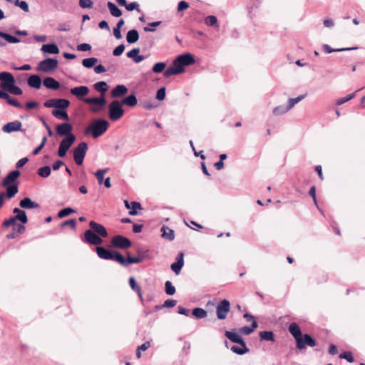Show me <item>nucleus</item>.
I'll return each mask as SVG.
<instances>
[{"instance_id": "nucleus-42", "label": "nucleus", "mask_w": 365, "mask_h": 365, "mask_svg": "<svg viewBox=\"0 0 365 365\" xmlns=\"http://www.w3.org/2000/svg\"><path fill=\"white\" fill-rule=\"evenodd\" d=\"M192 313L197 319H203L207 315V312L204 309L199 307L193 309Z\"/></svg>"}, {"instance_id": "nucleus-39", "label": "nucleus", "mask_w": 365, "mask_h": 365, "mask_svg": "<svg viewBox=\"0 0 365 365\" xmlns=\"http://www.w3.org/2000/svg\"><path fill=\"white\" fill-rule=\"evenodd\" d=\"M98 61V58L95 57L84 58L82 61V65L86 68H91L97 63Z\"/></svg>"}, {"instance_id": "nucleus-14", "label": "nucleus", "mask_w": 365, "mask_h": 365, "mask_svg": "<svg viewBox=\"0 0 365 365\" xmlns=\"http://www.w3.org/2000/svg\"><path fill=\"white\" fill-rule=\"evenodd\" d=\"M289 331L293 336L296 342H298L299 346H301V337L303 334H302L300 327L296 323H292L289 326Z\"/></svg>"}, {"instance_id": "nucleus-64", "label": "nucleus", "mask_w": 365, "mask_h": 365, "mask_svg": "<svg viewBox=\"0 0 365 365\" xmlns=\"http://www.w3.org/2000/svg\"><path fill=\"white\" fill-rule=\"evenodd\" d=\"M125 50V46L123 44H120L113 51V54L115 56H120Z\"/></svg>"}, {"instance_id": "nucleus-41", "label": "nucleus", "mask_w": 365, "mask_h": 365, "mask_svg": "<svg viewBox=\"0 0 365 365\" xmlns=\"http://www.w3.org/2000/svg\"><path fill=\"white\" fill-rule=\"evenodd\" d=\"M52 115L58 119H68V115L64 109H54L52 110Z\"/></svg>"}, {"instance_id": "nucleus-58", "label": "nucleus", "mask_w": 365, "mask_h": 365, "mask_svg": "<svg viewBox=\"0 0 365 365\" xmlns=\"http://www.w3.org/2000/svg\"><path fill=\"white\" fill-rule=\"evenodd\" d=\"M15 218L17 220L20 221L22 224H26L28 222V217L26 216V212L23 211L19 215H16Z\"/></svg>"}, {"instance_id": "nucleus-33", "label": "nucleus", "mask_w": 365, "mask_h": 365, "mask_svg": "<svg viewBox=\"0 0 365 365\" xmlns=\"http://www.w3.org/2000/svg\"><path fill=\"white\" fill-rule=\"evenodd\" d=\"M120 102L122 105L124 104L130 107H134L137 105L138 100L134 94H131L125 97Z\"/></svg>"}, {"instance_id": "nucleus-23", "label": "nucleus", "mask_w": 365, "mask_h": 365, "mask_svg": "<svg viewBox=\"0 0 365 365\" xmlns=\"http://www.w3.org/2000/svg\"><path fill=\"white\" fill-rule=\"evenodd\" d=\"M19 205L21 207L24 209H35L39 207V205L38 203L27 197L20 201Z\"/></svg>"}, {"instance_id": "nucleus-35", "label": "nucleus", "mask_w": 365, "mask_h": 365, "mask_svg": "<svg viewBox=\"0 0 365 365\" xmlns=\"http://www.w3.org/2000/svg\"><path fill=\"white\" fill-rule=\"evenodd\" d=\"M161 232H162V235H161L162 237L169 240H174L175 235H174V231L173 230L170 229L169 227H168L166 226H163L161 227Z\"/></svg>"}, {"instance_id": "nucleus-40", "label": "nucleus", "mask_w": 365, "mask_h": 365, "mask_svg": "<svg viewBox=\"0 0 365 365\" xmlns=\"http://www.w3.org/2000/svg\"><path fill=\"white\" fill-rule=\"evenodd\" d=\"M129 284L131 287V289L135 292H137L138 293V295L139 296L140 299L141 300H143V296H142V292H141V288L140 286H138L137 284H136V282H135V279L134 277H130L129 279Z\"/></svg>"}, {"instance_id": "nucleus-17", "label": "nucleus", "mask_w": 365, "mask_h": 365, "mask_svg": "<svg viewBox=\"0 0 365 365\" xmlns=\"http://www.w3.org/2000/svg\"><path fill=\"white\" fill-rule=\"evenodd\" d=\"M148 252V250L143 251V250H138V257L128 256V259H127V266L129 264H137V263L141 262L143 261V258H145L147 256Z\"/></svg>"}, {"instance_id": "nucleus-46", "label": "nucleus", "mask_w": 365, "mask_h": 365, "mask_svg": "<svg viewBox=\"0 0 365 365\" xmlns=\"http://www.w3.org/2000/svg\"><path fill=\"white\" fill-rule=\"evenodd\" d=\"M205 23L206 25L209 26H215L216 28H219V26L217 24V19L215 16L210 15L207 16L205 19Z\"/></svg>"}, {"instance_id": "nucleus-5", "label": "nucleus", "mask_w": 365, "mask_h": 365, "mask_svg": "<svg viewBox=\"0 0 365 365\" xmlns=\"http://www.w3.org/2000/svg\"><path fill=\"white\" fill-rule=\"evenodd\" d=\"M230 310V303L227 299L222 300L216 307V314L219 319H225Z\"/></svg>"}, {"instance_id": "nucleus-25", "label": "nucleus", "mask_w": 365, "mask_h": 365, "mask_svg": "<svg viewBox=\"0 0 365 365\" xmlns=\"http://www.w3.org/2000/svg\"><path fill=\"white\" fill-rule=\"evenodd\" d=\"M225 336L232 342L240 344L242 346H245V341L241 338V336L236 332L226 331Z\"/></svg>"}, {"instance_id": "nucleus-20", "label": "nucleus", "mask_w": 365, "mask_h": 365, "mask_svg": "<svg viewBox=\"0 0 365 365\" xmlns=\"http://www.w3.org/2000/svg\"><path fill=\"white\" fill-rule=\"evenodd\" d=\"M177 58L183 66H190L195 63L194 57L190 53L180 55Z\"/></svg>"}, {"instance_id": "nucleus-55", "label": "nucleus", "mask_w": 365, "mask_h": 365, "mask_svg": "<svg viewBox=\"0 0 365 365\" xmlns=\"http://www.w3.org/2000/svg\"><path fill=\"white\" fill-rule=\"evenodd\" d=\"M165 293L168 295H173L175 293V288L172 284L171 282L166 281L165 284Z\"/></svg>"}, {"instance_id": "nucleus-30", "label": "nucleus", "mask_w": 365, "mask_h": 365, "mask_svg": "<svg viewBox=\"0 0 365 365\" xmlns=\"http://www.w3.org/2000/svg\"><path fill=\"white\" fill-rule=\"evenodd\" d=\"M124 203H125V206L128 209H130V210L129 211L130 215H135L138 213L137 210L141 209V205L139 202H132L130 204L128 200H125Z\"/></svg>"}, {"instance_id": "nucleus-9", "label": "nucleus", "mask_w": 365, "mask_h": 365, "mask_svg": "<svg viewBox=\"0 0 365 365\" xmlns=\"http://www.w3.org/2000/svg\"><path fill=\"white\" fill-rule=\"evenodd\" d=\"M184 71H185L184 66L182 64H180V63L176 58L174 60L173 65L171 66L168 67L165 71L164 76L169 77L170 76L178 75V74H180V73L184 72Z\"/></svg>"}, {"instance_id": "nucleus-32", "label": "nucleus", "mask_w": 365, "mask_h": 365, "mask_svg": "<svg viewBox=\"0 0 365 365\" xmlns=\"http://www.w3.org/2000/svg\"><path fill=\"white\" fill-rule=\"evenodd\" d=\"M94 88L98 92L101 93V96H105L106 93L108 90V86L105 81H99L93 85Z\"/></svg>"}, {"instance_id": "nucleus-50", "label": "nucleus", "mask_w": 365, "mask_h": 365, "mask_svg": "<svg viewBox=\"0 0 365 365\" xmlns=\"http://www.w3.org/2000/svg\"><path fill=\"white\" fill-rule=\"evenodd\" d=\"M51 169L49 166H43L38 170V175L42 178H48L51 174Z\"/></svg>"}, {"instance_id": "nucleus-52", "label": "nucleus", "mask_w": 365, "mask_h": 365, "mask_svg": "<svg viewBox=\"0 0 365 365\" xmlns=\"http://www.w3.org/2000/svg\"><path fill=\"white\" fill-rule=\"evenodd\" d=\"M231 351L235 354L242 355L247 353L249 349L246 347V344H245V346H241V347L237 346H232L231 347Z\"/></svg>"}, {"instance_id": "nucleus-6", "label": "nucleus", "mask_w": 365, "mask_h": 365, "mask_svg": "<svg viewBox=\"0 0 365 365\" xmlns=\"http://www.w3.org/2000/svg\"><path fill=\"white\" fill-rule=\"evenodd\" d=\"M103 237L97 235L91 230H87L84 232V241L92 245H100L103 244Z\"/></svg>"}, {"instance_id": "nucleus-10", "label": "nucleus", "mask_w": 365, "mask_h": 365, "mask_svg": "<svg viewBox=\"0 0 365 365\" xmlns=\"http://www.w3.org/2000/svg\"><path fill=\"white\" fill-rule=\"evenodd\" d=\"M1 87L4 90H7L11 86L15 83L14 76L7 71L0 73Z\"/></svg>"}, {"instance_id": "nucleus-26", "label": "nucleus", "mask_w": 365, "mask_h": 365, "mask_svg": "<svg viewBox=\"0 0 365 365\" xmlns=\"http://www.w3.org/2000/svg\"><path fill=\"white\" fill-rule=\"evenodd\" d=\"M43 83L45 87L49 89L58 90L60 88V83L52 77L45 78Z\"/></svg>"}, {"instance_id": "nucleus-53", "label": "nucleus", "mask_w": 365, "mask_h": 365, "mask_svg": "<svg viewBox=\"0 0 365 365\" xmlns=\"http://www.w3.org/2000/svg\"><path fill=\"white\" fill-rule=\"evenodd\" d=\"M166 67V63L164 62H158L153 66V71L155 73H160L163 71Z\"/></svg>"}, {"instance_id": "nucleus-31", "label": "nucleus", "mask_w": 365, "mask_h": 365, "mask_svg": "<svg viewBox=\"0 0 365 365\" xmlns=\"http://www.w3.org/2000/svg\"><path fill=\"white\" fill-rule=\"evenodd\" d=\"M56 133L59 136L68 137V122L58 125L56 126Z\"/></svg>"}, {"instance_id": "nucleus-48", "label": "nucleus", "mask_w": 365, "mask_h": 365, "mask_svg": "<svg viewBox=\"0 0 365 365\" xmlns=\"http://www.w3.org/2000/svg\"><path fill=\"white\" fill-rule=\"evenodd\" d=\"M305 96L306 95H301L297 98H289L288 100V105L287 106L289 110L292 109L297 103L303 100L305 98Z\"/></svg>"}, {"instance_id": "nucleus-38", "label": "nucleus", "mask_w": 365, "mask_h": 365, "mask_svg": "<svg viewBox=\"0 0 365 365\" xmlns=\"http://www.w3.org/2000/svg\"><path fill=\"white\" fill-rule=\"evenodd\" d=\"M107 6L112 16L119 17L122 15L121 10L114 3L108 1Z\"/></svg>"}, {"instance_id": "nucleus-60", "label": "nucleus", "mask_w": 365, "mask_h": 365, "mask_svg": "<svg viewBox=\"0 0 365 365\" xmlns=\"http://www.w3.org/2000/svg\"><path fill=\"white\" fill-rule=\"evenodd\" d=\"M79 6L83 9H91L93 6V1L91 0H79Z\"/></svg>"}, {"instance_id": "nucleus-61", "label": "nucleus", "mask_w": 365, "mask_h": 365, "mask_svg": "<svg viewBox=\"0 0 365 365\" xmlns=\"http://www.w3.org/2000/svg\"><path fill=\"white\" fill-rule=\"evenodd\" d=\"M339 357L341 359H344L347 360L349 362H353L354 361V357L351 352L345 351L340 354Z\"/></svg>"}, {"instance_id": "nucleus-22", "label": "nucleus", "mask_w": 365, "mask_h": 365, "mask_svg": "<svg viewBox=\"0 0 365 365\" xmlns=\"http://www.w3.org/2000/svg\"><path fill=\"white\" fill-rule=\"evenodd\" d=\"M96 253L98 256L103 259L111 260L113 259V253L103 247H97L96 248Z\"/></svg>"}, {"instance_id": "nucleus-62", "label": "nucleus", "mask_w": 365, "mask_h": 365, "mask_svg": "<svg viewBox=\"0 0 365 365\" xmlns=\"http://www.w3.org/2000/svg\"><path fill=\"white\" fill-rule=\"evenodd\" d=\"M5 100H6L7 103L11 105V106H13L16 108H21V104L18 101H16L15 98H11L9 96V98H4Z\"/></svg>"}, {"instance_id": "nucleus-37", "label": "nucleus", "mask_w": 365, "mask_h": 365, "mask_svg": "<svg viewBox=\"0 0 365 365\" xmlns=\"http://www.w3.org/2000/svg\"><path fill=\"white\" fill-rule=\"evenodd\" d=\"M0 36L4 39V41L6 43L8 42L10 43H17L21 41L19 38L3 31H0Z\"/></svg>"}, {"instance_id": "nucleus-24", "label": "nucleus", "mask_w": 365, "mask_h": 365, "mask_svg": "<svg viewBox=\"0 0 365 365\" xmlns=\"http://www.w3.org/2000/svg\"><path fill=\"white\" fill-rule=\"evenodd\" d=\"M139 52H140V48H133L131 51H130L127 53V56L128 58H133V61L135 63H140V62L143 61L145 58V57L143 55H138Z\"/></svg>"}, {"instance_id": "nucleus-51", "label": "nucleus", "mask_w": 365, "mask_h": 365, "mask_svg": "<svg viewBox=\"0 0 365 365\" xmlns=\"http://www.w3.org/2000/svg\"><path fill=\"white\" fill-rule=\"evenodd\" d=\"M108 171V169H100L98 170L95 173V176L97 178L99 185H101L104 181V175Z\"/></svg>"}, {"instance_id": "nucleus-44", "label": "nucleus", "mask_w": 365, "mask_h": 365, "mask_svg": "<svg viewBox=\"0 0 365 365\" xmlns=\"http://www.w3.org/2000/svg\"><path fill=\"white\" fill-rule=\"evenodd\" d=\"M257 327V323L256 320H253V322H252L251 327H248L245 326V327L240 328V331L242 334L249 335L251 333H252Z\"/></svg>"}, {"instance_id": "nucleus-45", "label": "nucleus", "mask_w": 365, "mask_h": 365, "mask_svg": "<svg viewBox=\"0 0 365 365\" xmlns=\"http://www.w3.org/2000/svg\"><path fill=\"white\" fill-rule=\"evenodd\" d=\"M18 191L19 190L17 185H8L6 196L9 199H11L18 192Z\"/></svg>"}, {"instance_id": "nucleus-56", "label": "nucleus", "mask_w": 365, "mask_h": 365, "mask_svg": "<svg viewBox=\"0 0 365 365\" xmlns=\"http://www.w3.org/2000/svg\"><path fill=\"white\" fill-rule=\"evenodd\" d=\"M6 91L16 96L21 95L23 92L21 88L16 86L15 83L11 86Z\"/></svg>"}, {"instance_id": "nucleus-49", "label": "nucleus", "mask_w": 365, "mask_h": 365, "mask_svg": "<svg viewBox=\"0 0 365 365\" xmlns=\"http://www.w3.org/2000/svg\"><path fill=\"white\" fill-rule=\"evenodd\" d=\"M113 258L112 260H115L123 266H127V259H125L119 252H114L113 253Z\"/></svg>"}, {"instance_id": "nucleus-63", "label": "nucleus", "mask_w": 365, "mask_h": 365, "mask_svg": "<svg viewBox=\"0 0 365 365\" xmlns=\"http://www.w3.org/2000/svg\"><path fill=\"white\" fill-rule=\"evenodd\" d=\"M165 88H160L156 94V98L159 101H163L165 98Z\"/></svg>"}, {"instance_id": "nucleus-18", "label": "nucleus", "mask_w": 365, "mask_h": 365, "mask_svg": "<svg viewBox=\"0 0 365 365\" xmlns=\"http://www.w3.org/2000/svg\"><path fill=\"white\" fill-rule=\"evenodd\" d=\"M20 171L18 170L10 172L2 182V185L6 187L13 183L20 175Z\"/></svg>"}, {"instance_id": "nucleus-27", "label": "nucleus", "mask_w": 365, "mask_h": 365, "mask_svg": "<svg viewBox=\"0 0 365 365\" xmlns=\"http://www.w3.org/2000/svg\"><path fill=\"white\" fill-rule=\"evenodd\" d=\"M28 84L31 88H40L41 86V79L39 76L38 75H31L28 78Z\"/></svg>"}, {"instance_id": "nucleus-15", "label": "nucleus", "mask_w": 365, "mask_h": 365, "mask_svg": "<svg viewBox=\"0 0 365 365\" xmlns=\"http://www.w3.org/2000/svg\"><path fill=\"white\" fill-rule=\"evenodd\" d=\"M128 92V88L125 85L116 86L110 92L112 98H117L124 96Z\"/></svg>"}, {"instance_id": "nucleus-47", "label": "nucleus", "mask_w": 365, "mask_h": 365, "mask_svg": "<svg viewBox=\"0 0 365 365\" xmlns=\"http://www.w3.org/2000/svg\"><path fill=\"white\" fill-rule=\"evenodd\" d=\"M288 111H289V109L287 108V106L281 105V106L275 107L272 110V113L274 115L278 116V115H283Z\"/></svg>"}, {"instance_id": "nucleus-16", "label": "nucleus", "mask_w": 365, "mask_h": 365, "mask_svg": "<svg viewBox=\"0 0 365 365\" xmlns=\"http://www.w3.org/2000/svg\"><path fill=\"white\" fill-rule=\"evenodd\" d=\"M83 101L87 104L100 106V107H104L106 104V97L102 96L96 98H86Z\"/></svg>"}, {"instance_id": "nucleus-34", "label": "nucleus", "mask_w": 365, "mask_h": 365, "mask_svg": "<svg viewBox=\"0 0 365 365\" xmlns=\"http://www.w3.org/2000/svg\"><path fill=\"white\" fill-rule=\"evenodd\" d=\"M139 39V34L137 30L132 29L128 31L126 35V40L129 43H134Z\"/></svg>"}, {"instance_id": "nucleus-4", "label": "nucleus", "mask_w": 365, "mask_h": 365, "mask_svg": "<svg viewBox=\"0 0 365 365\" xmlns=\"http://www.w3.org/2000/svg\"><path fill=\"white\" fill-rule=\"evenodd\" d=\"M88 150V145L85 142H81L76 148L73 149V160L76 165H81Z\"/></svg>"}, {"instance_id": "nucleus-3", "label": "nucleus", "mask_w": 365, "mask_h": 365, "mask_svg": "<svg viewBox=\"0 0 365 365\" xmlns=\"http://www.w3.org/2000/svg\"><path fill=\"white\" fill-rule=\"evenodd\" d=\"M58 67V61L55 58H48L40 61L36 67L38 72L49 73L53 72Z\"/></svg>"}, {"instance_id": "nucleus-7", "label": "nucleus", "mask_w": 365, "mask_h": 365, "mask_svg": "<svg viewBox=\"0 0 365 365\" xmlns=\"http://www.w3.org/2000/svg\"><path fill=\"white\" fill-rule=\"evenodd\" d=\"M111 244L113 247L119 249H127L132 245L130 240L123 235L114 236L111 240Z\"/></svg>"}, {"instance_id": "nucleus-1", "label": "nucleus", "mask_w": 365, "mask_h": 365, "mask_svg": "<svg viewBox=\"0 0 365 365\" xmlns=\"http://www.w3.org/2000/svg\"><path fill=\"white\" fill-rule=\"evenodd\" d=\"M108 125L109 123L106 120H94L86 128V132L87 134H91L94 138H97L107 130Z\"/></svg>"}, {"instance_id": "nucleus-8", "label": "nucleus", "mask_w": 365, "mask_h": 365, "mask_svg": "<svg viewBox=\"0 0 365 365\" xmlns=\"http://www.w3.org/2000/svg\"><path fill=\"white\" fill-rule=\"evenodd\" d=\"M46 108H54L55 109H65L68 107V100L61 98H51L44 103Z\"/></svg>"}, {"instance_id": "nucleus-57", "label": "nucleus", "mask_w": 365, "mask_h": 365, "mask_svg": "<svg viewBox=\"0 0 365 365\" xmlns=\"http://www.w3.org/2000/svg\"><path fill=\"white\" fill-rule=\"evenodd\" d=\"M161 21H154L148 24V26L144 27V31L146 32H153L155 30V27L160 26Z\"/></svg>"}, {"instance_id": "nucleus-29", "label": "nucleus", "mask_w": 365, "mask_h": 365, "mask_svg": "<svg viewBox=\"0 0 365 365\" xmlns=\"http://www.w3.org/2000/svg\"><path fill=\"white\" fill-rule=\"evenodd\" d=\"M68 150V137L64 138V139L61 141L60 146L58 150V155L61 158H63L66 155L67 151Z\"/></svg>"}, {"instance_id": "nucleus-54", "label": "nucleus", "mask_w": 365, "mask_h": 365, "mask_svg": "<svg viewBox=\"0 0 365 365\" xmlns=\"http://www.w3.org/2000/svg\"><path fill=\"white\" fill-rule=\"evenodd\" d=\"M354 96H355V93H353L349 94L343 98H340L336 100V104L337 106H341V105L348 102L349 101L351 100L354 97Z\"/></svg>"}, {"instance_id": "nucleus-43", "label": "nucleus", "mask_w": 365, "mask_h": 365, "mask_svg": "<svg viewBox=\"0 0 365 365\" xmlns=\"http://www.w3.org/2000/svg\"><path fill=\"white\" fill-rule=\"evenodd\" d=\"M259 336L261 340L265 341H274V333L272 331H263L259 333Z\"/></svg>"}, {"instance_id": "nucleus-19", "label": "nucleus", "mask_w": 365, "mask_h": 365, "mask_svg": "<svg viewBox=\"0 0 365 365\" xmlns=\"http://www.w3.org/2000/svg\"><path fill=\"white\" fill-rule=\"evenodd\" d=\"M183 257V253L180 252L177 257V262L171 264V269L176 274H178L180 272L181 269L184 265Z\"/></svg>"}, {"instance_id": "nucleus-59", "label": "nucleus", "mask_w": 365, "mask_h": 365, "mask_svg": "<svg viewBox=\"0 0 365 365\" xmlns=\"http://www.w3.org/2000/svg\"><path fill=\"white\" fill-rule=\"evenodd\" d=\"M14 4L16 6L20 7L25 12H28L29 11V5L25 1H16Z\"/></svg>"}, {"instance_id": "nucleus-28", "label": "nucleus", "mask_w": 365, "mask_h": 365, "mask_svg": "<svg viewBox=\"0 0 365 365\" xmlns=\"http://www.w3.org/2000/svg\"><path fill=\"white\" fill-rule=\"evenodd\" d=\"M43 53L50 54L58 53L59 49L55 43L43 44L41 49Z\"/></svg>"}, {"instance_id": "nucleus-13", "label": "nucleus", "mask_w": 365, "mask_h": 365, "mask_svg": "<svg viewBox=\"0 0 365 365\" xmlns=\"http://www.w3.org/2000/svg\"><path fill=\"white\" fill-rule=\"evenodd\" d=\"M89 225L91 228V230L97 235L101 236V237L106 238L108 237V232L103 225L97 223L95 221H91Z\"/></svg>"}, {"instance_id": "nucleus-36", "label": "nucleus", "mask_w": 365, "mask_h": 365, "mask_svg": "<svg viewBox=\"0 0 365 365\" xmlns=\"http://www.w3.org/2000/svg\"><path fill=\"white\" fill-rule=\"evenodd\" d=\"M322 48L326 53H331L333 52H341V51H344L356 50V49H357V47L331 48L328 44H324L322 46Z\"/></svg>"}, {"instance_id": "nucleus-2", "label": "nucleus", "mask_w": 365, "mask_h": 365, "mask_svg": "<svg viewBox=\"0 0 365 365\" xmlns=\"http://www.w3.org/2000/svg\"><path fill=\"white\" fill-rule=\"evenodd\" d=\"M124 113L125 111L120 101L114 100L108 105V117L112 121H116L121 118Z\"/></svg>"}, {"instance_id": "nucleus-11", "label": "nucleus", "mask_w": 365, "mask_h": 365, "mask_svg": "<svg viewBox=\"0 0 365 365\" xmlns=\"http://www.w3.org/2000/svg\"><path fill=\"white\" fill-rule=\"evenodd\" d=\"M301 341V346H299L298 342H296V346L299 350L304 349L307 346L314 347L317 344L316 341L308 334H304L302 336Z\"/></svg>"}, {"instance_id": "nucleus-12", "label": "nucleus", "mask_w": 365, "mask_h": 365, "mask_svg": "<svg viewBox=\"0 0 365 365\" xmlns=\"http://www.w3.org/2000/svg\"><path fill=\"white\" fill-rule=\"evenodd\" d=\"M22 123L19 120H14L5 124L2 127V131L6 133H11L21 130Z\"/></svg>"}, {"instance_id": "nucleus-21", "label": "nucleus", "mask_w": 365, "mask_h": 365, "mask_svg": "<svg viewBox=\"0 0 365 365\" xmlns=\"http://www.w3.org/2000/svg\"><path fill=\"white\" fill-rule=\"evenodd\" d=\"M88 92L89 88L86 86L75 87L70 90V93L78 98L86 96Z\"/></svg>"}]
</instances>
